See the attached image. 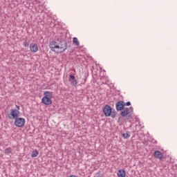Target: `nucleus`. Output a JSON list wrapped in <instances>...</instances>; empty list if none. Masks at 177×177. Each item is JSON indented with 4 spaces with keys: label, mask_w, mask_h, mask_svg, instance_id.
<instances>
[{
    "label": "nucleus",
    "mask_w": 177,
    "mask_h": 177,
    "mask_svg": "<svg viewBox=\"0 0 177 177\" xmlns=\"http://www.w3.org/2000/svg\"><path fill=\"white\" fill-rule=\"evenodd\" d=\"M73 43L75 44V45H76V46H80V41H78V38L73 37Z\"/></svg>",
    "instance_id": "nucleus-14"
},
{
    "label": "nucleus",
    "mask_w": 177,
    "mask_h": 177,
    "mask_svg": "<svg viewBox=\"0 0 177 177\" xmlns=\"http://www.w3.org/2000/svg\"><path fill=\"white\" fill-rule=\"evenodd\" d=\"M102 111L105 117H111L112 118L117 117V111H115V109H113L109 104L105 105Z\"/></svg>",
    "instance_id": "nucleus-3"
},
{
    "label": "nucleus",
    "mask_w": 177,
    "mask_h": 177,
    "mask_svg": "<svg viewBox=\"0 0 177 177\" xmlns=\"http://www.w3.org/2000/svg\"><path fill=\"white\" fill-rule=\"evenodd\" d=\"M153 156L155 158H158V160H162V158H164V154H162L160 151H155Z\"/></svg>",
    "instance_id": "nucleus-10"
},
{
    "label": "nucleus",
    "mask_w": 177,
    "mask_h": 177,
    "mask_svg": "<svg viewBox=\"0 0 177 177\" xmlns=\"http://www.w3.org/2000/svg\"><path fill=\"white\" fill-rule=\"evenodd\" d=\"M4 153H5V154H6L7 156H8V154H10V153H12V148H10V147L6 148V149L4 150Z\"/></svg>",
    "instance_id": "nucleus-15"
},
{
    "label": "nucleus",
    "mask_w": 177,
    "mask_h": 177,
    "mask_svg": "<svg viewBox=\"0 0 177 177\" xmlns=\"http://www.w3.org/2000/svg\"><path fill=\"white\" fill-rule=\"evenodd\" d=\"M52 97H53V92L44 91V97L41 99V103L45 104V106H50V104L53 103Z\"/></svg>",
    "instance_id": "nucleus-2"
},
{
    "label": "nucleus",
    "mask_w": 177,
    "mask_h": 177,
    "mask_svg": "<svg viewBox=\"0 0 177 177\" xmlns=\"http://www.w3.org/2000/svg\"><path fill=\"white\" fill-rule=\"evenodd\" d=\"M115 109L118 111H121V110H124V109H125V102L120 100L116 102Z\"/></svg>",
    "instance_id": "nucleus-7"
},
{
    "label": "nucleus",
    "mask_w": 177,
    "mask_h": 177,
    "mask_svg": "<svg viewBox=\"0 0 177 177\" xmlns=\"http://www.w3.org/2000/svg\"><path fill=\"white\" fill-rule=\"evenodd\" d=\"M38 154H39V152L38 151V150L37 149H35L32 151V154H31V157L32 158H35V157H37L38 156Z\"/></svg>",
    "instance_id": "nucleus-13"
},
{
    "label": "nucleus",
    "mask_w": 177,
    "mask_h": 177,
    "mask_svg": "<svg viewBox=\"0 0 177 177\" xmlns=\"http://www.w3.org/2000/svg\"><path fill=\"white\" fill-rule=\"evenodd\" d=\"M68 82H71L73 86H75L78 84V82L75 80V76L70 75Z\"/></svg>",
    "instance_id": "nucleus-9"
},
{
    "label": "nucleus",
    "mask_w": 177,
    "mask_h": 177,
    "mask_svg": "<svg viewBox=\"0 0 177 177\" xmlns=\"http://www.w3.org/2000/svg\"><path fill=\"white\" fill-rule=\"evenodd\" d=\"M120 111V112L119 114L120 115H121V117L125 118L128 117L129 115V118H127V120H129V118H131V114L133 112V107H124L122 110Z\"/></svg>",
    "instance_id": "nucleus-4"
},
{
    "label": "nucleus",
    "mask_w": 177,
    "mask_h": 177,
    "mask_svg": "<svg viewBox=\"0 0 177 177\" xmlns=\"http://www.w3.org/2000/svg\"><path fill=\"white\" fill-rule=\"evenodd\" d=\"M28 42H27V41H24L23 43V46L25 47V48H27V46H28Z\"/></svg>",
    "instance_id": "nucleus-17"
},
{
    "label": "nucleus",
    "mask_w": 177,
    "mask_h": 177,
    "mask_svg": "<svg viewBox=\"0 0 177 177\" xmlns=\"http://www.w3.org/2000/svg\"><path fill=\"white\" fill-rule=\"evenodd\" d=\"M131 106V102H124V106Z\"/></svg>",
    "instance_id": "nucleus-18"
},
{
    "label": "nucleus",
    "mask_w": 177,
    "mask_h": 177,
    "mask_svg": "<svg viewBox=\"0 0 177 177\" xmlns=\"http://www.w3.org/2000/svg\"><path fill=\"white\" fill-rule=\"evenodd\" d=\"M122 138L124 139H129V138H131V132L129 131H127L126 133H124L122 135Z\"/></svg>",
    "instance_id": "nucleus-12"
},
{
    "label": "nucleus",
    "mask_w": 177,
    "mask_h": 177,
    "mask_svg": "<svg viewBox=\"0 0 177 177\" xmlns=\"http://www.w3.org/2000/svg\"><path fill=\"white\" fill-rule=\"evenodd\" d=\"M8 116L9 120H16V118H19V117H20V111L16 109H12L10 110V113H8Z\"/></svg>",
    "instance_id": "nucleus-5"
},
{
    "label": "nucleus",
    "mask_w": 177,
    "mask_h": 177,
    "mask_svg": "<svg viewBox=\"0 0 177 177\" xmlns=\"http://www.w3.org/2000/svg\"><path fill=\"white\" fill-rule=\"evenodd\" d=\"M49 48L52 52H55V53H63L66 52L68 44L67 41H62V39H57L50 41Z\"/></svg>",
    "instance_id": "nucleus-1"
},
{
    "label": "nucleus",
    "mask_w": 177,
    "mask_h": 177,
    "mask_svg": "<svg viewBox=\"0 0 177 177\" xmlns=\"http://www.w3.org/2000/svg\"><path fill=\"white\" fill-rule=\"evenodd\" d=\"M94 177H104V175L102 172L99 171L95 174Z\"/></svg>",
    "instance_id": "nucleus-16"
},
{
    "label": "nucleus",
    "mask_w": 177,
    "mask_h": 177,
    "mask_svg": "<svg viewBox=\"0 0 177 177\" xmlns=\"http://www.w3.org/2000/svg\"><path fill=\"white\" fill-rule=\"evenodd\" d=\"M16 107H17V110H18V111H19V110H20V106H18V105H16Z\"/></svg>",
    "instance_id": "nucleus-19"
},
{
    "label": "nucleus",
    "mask_w": 177,
    "mask_h": 177,
    "mask_svg": "<svg viewBox=\"0 0 177 177\" xmlns=\"http://www.w3.org/2000/svg\"><path fill=\"white\" fill-rule=\"evenodd\" d=\"M26 124V119L24 118H17L15 119L14 125L17 127V128H23Z\"/></svg>",
    "instance_id": "nucleus-6"
},
{
    "label": "nucleus",
    "mask_w": 177,
    "mask_h": 177,
    "mask_svg": "<svg viewBox=\"0 0 177 177\" xmlns=\"http://www.w3.org/2000/svg\"><path fill=\"white\" fill-rule=\"evenodd\" d=\"M117 175L118 177H125L127 176V172L124 169H120L118 171Z\"/></svg>",
    "instance_id": "nucleus-11"
},
{
    "label": "nucleus",
    "mask_w": 177,
    "mask_h": 177,
    "mask_svg": "<svg viewBox=\"0 0 177 177\" xmlns=\"http://www.w3.org/2000/svg\"><path fill=\"white\" fill-rule=\"evenodd\" d=\"M146 143H147V141H145V142H144L145 145H146Z\"/></svg>",
    "instance_id": "nucleus-20"
},
{
    "label": "nucleus",
    "mask_w": 177,
    "mask_h": 177,
    "mask_svg": "<svg viewBox=\"0 0 177 177\" xmlns=\"http://www.w3.org/2000/svg\"><path fill=\"white\" fill-rule=\"evenodd\" d=\"M29 48H30V52H32V53H35L38 52V44L35 43L30 44L29 46Z\"/></svg>",
    "instance_id": "nucleus-8"
}]
</instances>
